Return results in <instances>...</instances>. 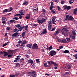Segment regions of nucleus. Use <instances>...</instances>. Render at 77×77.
Listing matches in <instances>:
<instances>
[{
  "mask_svg": "<svg viewBox=\"0 0 77 77\" xmlns=\"http://www.w3.org/2000/svg\"><path fill=\"white\" fill-rule=\"evenodd\" d=\"M46 31L47 30L46 29H43V32L41 34H40V35H43V34H47V32H46Z\"/></svg>",
  "mask_w": 77,
  "mask_h": 77,
  "instance_id": "11",
  "label": "nucleus"
},
{
  "mask_svg": "<svg viewBox=\"0 0 77 77\" xmlns=\"http://www.w3.org/2000/svg\"><path fill=\"white\" fill-rule=\"evenodd\" d=\"M32 49H38V47L37 44L35 43L33 45L32 47Z\"/></svg>",
  "mask_w": 77,
  "mask_h": 77,
  "instance_id": "6",
  "label": "nucleus"
},
{
  "mask_svg": "<svg viewBox=\"0 0 77 77\" xmlns=\"http://www.w3.org/2000/svg\"><path fill=\"white\" fill-rule=\"evenodd\" d=\"M26 19H29L30 18V14H27L26 17H25Z\"/></svg>",
  "mask_w": 77,
  "mask_h": 77,
  "instance_id": "16",
  "label": "nucleus"
},
{
  "mask_svg": "<svg viewBox=\"0 0 77 77\" xmlns=\"http://www.w3.org/2000/svg\"><path fill=\"white\" fill-rule=\"evenodd\" d=\"M12 57V55L9 54L8 55V57Z\"/></svg>",
  "mask_w": 77,
  "mask_h": 77,
  "instance_id": "53",
  "label": "nucleus"
},
{
  "mask_svg": "<svg viewBox=\"0 0 77 77\" xmlns=\"http://www.w3.org/2000/svg\"><path fill=\"white\" fill-rule=\"evenodd\" d=\"M32 75L33 77H36V72L34 71L32 72Z\"/></svg>",
  "mask_w": 77,
  "mask_h": 77,
  "instance_id": "14",
  "label": "nucleus"
},
{
  "mask_svg": "<svg viewBox=\"0 0 77 77\" xmlns=\"http://www.w3.org/2000/svg\"><path fill=\"white\" fill-rule=\"evenodd\" d=\"M20 14H16L14 15V17H16V16H20Z\"/></svg>",
  "mask_w": 77,
  "mask_h": 77,
  "instance_id": "52",
  "label": "nucleus"
},
{
  "mask_svg": "<svg viewBox=\"0 0 77 77\" xmlns=\"http://www.w3.org/2000/svg\"><path fill=\"white\" fill-rule=\"evenodd\" d=\"M13 20H17L19 19L18 17H15L13 18Z\"/></svg>",
  "mask_w": 77,
  "mask_h": 77,
  "instance_id": "37",
  "label": "nucleus"
},
{
  "mask_svg": "<svg viewBox=\"0 0 77 77\" xmlns=\"http://www.w3.org/2000/svg\"><path fill=\"white\" fill-rule=\"evenodd\" d=\"M63 48V47L62 46H61L59 47V48L60 49H61V48Z\"/></svg>",
  "mask_w": 77,
  "mask_h": 77,
  "instance_id": "61",
  "label": "nucleus"
},
{
  "mask_svg": "<svg viewBox=\"0 0 77 77\" xmlns=\"http://www.w3.org/2000/svg\"><path fill=\"white\" fill-rule=\"evenodd\" d=\"M14 32H18V29H17V28L14 29Z\"/></svg>",
  "mask_w": 77,
  "mask_h": 77,
  "instance_id": "57",
  "label": "nucleus"
},
{
  "mask_svg": "<svg viewBox=\"0 0 77 77\" xmlns=\"http://www.w3.org/2000/svg\"><path fill=\"white\" fill-rule=\"evenodd\" d=\"M28 63H31V64L32 66H34L35 65L33 64V61L32 60H28Z\"/></svg>",
  "mask_w": 77,
  "mask_h": 77,
  "instance_id": "8",
  "label": "nucleus"
},
{
  "mask_svg": "<svg viewBox=\"0 0 77 77\" xmlns=\"http://www.w3.org/2000/svg\"><path fill=\"white\" fill-rule=\"evenodd\" d=\"M72 34H73V35H74V36H75V35H76V34L75 32V31H72Z\"/></svg>",
  "mask_w": 77,
  "mask_h": 77,
  "instance_id": "26",
  "label": "nucleus"
},
{
  "mask_svg": "<svg viewBox=\"0 0 77 77\" xmlns=\"http://www.w3.org/2000/svg\"><path fill=\"white\" fill-rule=\"evenodd\" d=\"M65 77H68L69 76V71L67 70L66 71L65 73L64 74Z\"/></svg>",
  "mask_w": 77,
  "mask_h": 77,
  "instance_id": "7",
  "label": "nucleus"
},
{
  "mask_svg": "<svg viewBox=\"0 0 77 77\" xmlns=\"http://www.w3.org/2000/svg\"><path fill=\"white\" fill-rule=\"evenodd\" d=\"M28 26L26 25L25 27V30H27V28H28Z\"/></svg>",
  "mask_w": 77,
  "mask_h": 77,
  "instance_id": "40",
  "label": "nucleus"
},
{
  "mask_svg": "<svg viewBox=\"0 0 77 77\" xmlns=\"http://www.w3.org/2000/svg\"><path fill=\"white\" fill-rule=\"evenodd\" d=\"M63 8H64L65 10L67 9V10H68V11L69 10V9H71V6H68L67 5H64Z\"/></svg>",
  "mask_w": 77,
  "mask_h": 77,
  "instance_id": "5",
  "label": "nucleus"
},
{
  "mask_svg": "<svg viewBox=\"0 0 77 77\" xmlns=\"http://www.w3.org/2000/svg\"><path fill=\"white\" fill-rule=\"evenodd\" d=\"M28 47L29 48H32V44H29L28 45Z\"/></svg>",
  "mask_w": 77,
  "mask_h": 77,
  "instance_id": "32",
  "label": "nucleus"
},
{
  "mask_svg": "<svg viewBox=\"0 0 77 77\" xmlns=\"http://www.w3.org/2000/svg\"><path fill=\"white\" fill-rule=\"evenodd\" d=\"M16 27H18V29L19 30V29L20 28H21V25L20 24H17L16 25H15Z\"/></svg>",
  "mask_w": 77,
  "mask_h": 77,
  "instance_id": "25",
  "label": "nucleus"
},
{
  "mask_svg": "<svg viewBox=\"0 0 77 77\" xmlns=\"http://www.w3.org/2000/svg\"><path fill=\"white\" fill-rule=\"evenodd\" d=\"M52 23H51V21L50 20L48 22V29L49 30H51V26H52Z\"/></svg>",
  "mask_w": 77,
  "mask_h": 77,
  "instance_id": "3",
  "label": "nucleus"
},
{
  "mask_svg": "<svg viewBox=\"0 0 77 77\" xmlns=\"http://www.w3.org/2000/svg\"><path fill=\"white\" fill-rule=\"evenodd\" d=\"M28 5V2L25 1L24 3H23V5Z\"/></svg>",
  "mask_w": 77,
  "mask_h": 77,
  "instance_id": "24",
  "label": "nucleus"
},
{
  "mask_svg": "<svg viewBox=\"0 0 77 77\" xmlns=\"http://www.w3.org/2000/svg\"><path fill=\"white\" fill-rule=\"evenodd\" d=\"M24 27L25 26L24 25L23 26L21 27L20 26V28L19 29V30H18V31H21V30H22V29H23L24 28Z\"/></svg>",
  "mask_w": 77,
  "mask_h": 77,
  "instance_id": "19",
  "label": "nucleus"
},
{
  "mask_svg": "<svg viewBox=\"0 0 77 77\" xmlns=\"http://www.w3.org/2000/svg\"><path fill=\"white\" fill-rule=\"evenodd\" d=\"M69 52V51L68 50H65V51H64L63 53H68Z\"/></svg>",
  "mask_w": 77,
  "mask_h": 77,
  "instance_id": "31",
  "label": "nucleus"
},
{
  "mask_svg": "<svg viewBox=\"0 0 77 77\" xmlns=\"http://www.w3.org/2000/svg\"><path fill=\"white\" fill-rule=\"evenodd\" d=\"M61 33L62 35H65V32H64V31H61Z\"/></svg>",
  "mask_w": 77,
  "mask_h": 77,
  "instance_id": "47",
  "label": "nucleus"
},
{
  "mask_svg": "<svg viewBox=\"0 0 77 77\" xmlns=\"http://www.w3.org/2000/svg\"><path fill=\"white\" fill-rule=\"evenodd\" d=\"M64 3H65V1H62L61 2V5H63Z\"/></svg>",
  "mask_w": 77,
  "mask_h": 77,
  "instance_id": "44",
  "label": "nucleus"
},
{
  "mask_svg": "<svg viewBox=\"0 0 77 77\" xmlns=\"http://www.w3.org/2000/svg\"><path fill=\"white\" fill-rule=\"evenodd\" d=\"M69 15H66V19H65V20H66V21L68 20V18H69Z\"/></svg>",
  "mask_w": 77,
  "mask_h": 77,
  "instance_id": "22",
  "label": "nucleus"
},
{
  "mask_svg": "<svg viewBox=\"0 0 77 77\" xmlns=\"http://www.w3.org/2000/svg\"><path fill=\"white\" fill-rule=\"evenodd\" d=\"M42 12L43 13L45 12V9H42Z\"/></svg>",
  "mask_w": 77,
  "mask_h": 77,
  "instance_id": "64",
  "label": "nucleus"
},
{
  "mask_svg": "<svg viewBox=\"0 0 77 77\" xmlns=\"http://www.w3.org/2000/svg\"><path fill=\"white\" fill-rule=\"evenodd\" d=\"M66 39L68 42H70V38H66Z\"/></svg>",
  "mask_w": 77,
  "mask_h": 77,
  "instance_id": "51",
  "label": "nucleus"
},
{
  "mask_svg": "<svg viewBox=\"0 0 77 77\" xmlns=\"http://www.w3.org/2000/svg\"><path fill=\"white\" fill-rule=\"evenodd\" d=\"M51 6H53V5H54V4H53V2H51Z\"/></svg>",
  "mask_w": 77,
  "mask_h": 77,
  "instance_id": "55",
  "label": "nucleus"
},
{
  "mask_svg": "<svg viewBox=\"0 0 77 77\" xmlns=\"http://www.w3.org/2000/svg\"><path fill=\"white\" fill-rule=\"evenodd\" d=\"M74 18L72 17V16H70L68 19L67 20H69V21H74Z\"/></svg>",
  "mask_w": 77,
  "mask_h": 77,
  "instance_id": "9",
  "label": "nucleus"
},
{
  "mask_svg": "<svg viewBox=\"0 0 77 77\" xmlns=\"http://www.w3.org/2000/svg\"><path fill=\"white\" fill-rule=\"evenodd\" d=\"M23 10H21L20 11H19V14H20V13H22V12H23Z\"/></svg>",
  "mask_w": 77,
  "mask_h": 77,
  "instance_id": "56",
  "label": "nucleus"
},
{
  "mask_svg": "<svg viewBox=\"0 0 77 77\" xmlns=\"http://www.w3.org/2000/svg\"><path fill=\"white\" fill-rule=\"evenodd\" d=\"M56 54V52L54 51H50L49 55L51 56H53L54 55H55Z\"/></svg>",
  "mask_w": 77,
  "mask_h": 77,
  "instance_id": "4",
  "label": "nucleus"
},
{
  "mask_svg": "<svg viewBox=\"0 0 77 77\" xmlns=\"http://www.w3.org/2000/svg\"><path fill=\"white\" fill-rule=\"evenodd\" d=\"M6 18H5V17H4L2 18V23H3V24H5L6 22Z\"/></svg>",
  "mask_w": 77,
  "mask_h": 77,
  "instance_id": "13",
  "label": "nucleus"
},
{
  "mask_svg": "<svg viewBox=\"0 0 77 77\" xmlns=\"http://www.w3.org/2000/svg\"><path fill=\"white\" fill-rule=\"evenodd\" d=\"M38 8H37V9H34L33 10V12H38Z\"/></svg>",
  "mask_w": 77,
  "mask_h": 77,
  "instance_id": "29",
  "label": "nucleus"
},
{
  "mask_svg": "<svg viewBox=\"0 0 77 77\" xmlns=\"http://www.w3.org/2000/svg\"><path fill=\"white\" fill-rule=\"evenodd\" d=\"M16 66H20V64L19 63H17L16 64Z\"/></svg>",
  "mask_w": 77,
  "mask_h": 77,
  "instance_id": "43",
  "label": "nucleus"
},
{
  "mask_svg": "<svg viewBox=\"0 0 77 77\" xmlns=\"http://www.w3.org/2000/svg\"><path fill=\"white\" fill-rule=\"evenodd\" d=\"M73 56L75 57V59L77 60V54H75L73 55Z\"/></svg>",
  "mask_w": 77,
  "mask_h": 77,
  "instance_id": "41",
  "label": "nucleus"
},
{
  "mask_svg": "<svg viewBox=\"0 0 77 77\" xmlns=\"http://www.w3.org/2000/svg\"><path fill=\"white\" fill-rule=\"evenodd\" d=\"M8 9H5L3 11V13H5V12H8Z\"/></svg>",
  "mask_w": 77,
  "mask_h": 77,
  "instance_id": "35",
  "label": "nucleus"
},
{
  "mask_svg": "<svg viewBox=\"0 0 77 77\" xmlns=\"http://www.w3.org/2000/svg\"><path fill=\"white\" fill-rule=\"evenodd\" d=\"M60 32V31L59 30V29H58L56 31V33H55V35H57V33H58L59 32Z\"/></svg>",
  "mask_w": 77,
  "mask_h": 77,
  "instance_id": "30",
  "label": "nucleus"
},
{
  "mask_svg": "<svg viewBox=\"0 0 77 77\" xmlns=\"http://www.w3.org/2000/svg\"><path fill=\"white\" fill-rule=\"evenodd\" d=\"M25 33H26V32H23L22 34V37H23L24 39L26 38V35L25 34Z\"/></svg>",
  "mask_w": 77,
  "mask_h": 77,
  "instance_id": "17",
  "label": "nucleus"
},
{
  "mask_svg": "<svg viewBox=\"0 0 77 77\" xmlns=\"http://www.w3.org/2000/svg\"><path fill=\"white\" fill-rule=\"evenodd\" d=\"M56 29V28L55 27H54L52 29V30H51V31H53L54 30V29Z\"/></svg>",
  "mask_w": 77,
  "mask_h": 77,
  "instance_id": "58",
  "label": "nucleus"
},
{
  "mask_svg": "<svg viewBox=\"0 0 77 77\" xmlns=\"http://www.w3.org/2000/svg\"><path fill=\"white\" fill-rule=\"evenodd\" d=\"M62 42L63 43H66V40H63Z\"/></svg>",
  "mask_w": 77,
  "mask_h": 77,
  "instance_id": "38",
  "label": "nucleus"
},
{
  "mask_svg": "<svg viewBox=\"0 0 77 77\" xmlns=\"http://www.w3.org/2000/svg\"><path fill=\"white\" fill-rule=\"evenodd\" d=\"M77 11V9L75 8L74 9V14H76V11Z\"/></svg>",
  "mask_w": 77,
  "mask_h": 77,
  "instance_id": "46",
  "label": "nucleus"
},
{
  "mask_svg": "<svg viewBox=\"0 0 77 77\" xmlns=\"http://www.w3.org/2000/svg\"><path fill=\"white\" fill-rule=\"evenodd\" d=\"M70 37L71 38H72V39H74L75 38V37L74 35H70Z\"/></svg>",
  "mask_w": 77,
  "mask_h": 77,
  "instance_id": "21",
  "label": "nucleus"
},
{
  "mask_svg": "<svg viewBox=\"0 0 77 77\" xmlns=\"http://www.w3.org/2000/svg\"><path fill=\"white\" fill-rule=\"evenodd\" d=\"M53 2H57V3H58L59 2V0H53Z\"/></svg>",
  "mask_w": 77,
  "mask_h": 77,
  "instance_id": "42",
  "label": "nucleus"
},
{
  "mask_svg": "<svg viewBox=\"0 0 77 77\" xmlns=\"http://www.w3.org/2000/svg\"><path fill=\"white\" fill-rule=\"evenodd\" d=\"M5 54H4V56H5V57H6V56H7V55H8V54H9V53H8V52H5Z\"/></svg>",
  "mask_w": 77,
  "mask_h": 77,
  "instance_id": "28",
  "label": "nucleus"
},
{
  "mask_svg": "<svg viewBox=\"0 0 77 77\" xmlns=\"http://www.w3.org/2000/svg\"><path fill=\"white\" fill-rule=\"evenodd\" d=\"M45 21H46V19L44 18H42V20L38 19L37 20V22L39 24H42L44 23Z\"/></svg>",
  "mask_w": 77,
  "mask_h": 77,
  "instance_id": "1",
  "label": "nucleus"
},
{
  "mask_svg": "<svg viewBox=\"0 0 77 77\" xmlns=\"http://www.w3.org/2000/svg\"><path fill=\"white\" fill-rule=\"evenodd\" d=\"M15 75H10V77H14Z\"/></svg>",
  "mask_w": 77,
  "mask_h": 77,
  "instance_id": "63",
  "label": "nucleus"
},
{
  "mask_svg": "<svg viewBox=\"0 0 77 77\" xmlns=\"http://www.w3.org/2000/svg\"><path fill=\"white\" fill-rule=\"evenodd\" d=\"M44 50H45L44 49H42L41 50V51L42 52V53H43V52H44Z\"/></svg>",
  "mask_w": 77,
  "mask_h": 77,
  "instance_id": "60",
  "label": "nucleus"
},
{
  "mask_svg": "<svg viewBox=\"0 0 77 77\" xmlns=\"http://www.w3.org/2000/svg\"><path fill=\"white\" fill-rule=\"evenodd\" d=\"M61 29L62 30H63L64 31H66V32H67V29L65 28H62Z\"/></svg>",
  "mask_w": 77,
  "mask_h": 77,
  "instance_id": "27",
  "label": "nucleus"
},
{
  "mask_svg": "<svg viewBox=\"0 0 77 77\" xmlns=\"http://www.w3.org/2000/svg\"><path fill=\"white\" fill-rule=\"evenodd\" d=\"M19 16V17L20 19H21V18H22V16L21 15H20Z\"/></svg>",
  "mask_w": 77,
  "mask_h": 77,
  "instance_id": "62",
  "label": "nucleus"
},
{
  "mask_svg": "<svg viewBox=\"0 0 77 77\" xmlns=\"http://www.w3.org/2000/svg\"><path fill=\"white\" fill-rule=\"evenodd\" d=\"M26 40H24L23 42H22V43L23 44H26Z\"/></svg>",
  "mask_w": 77,
  "mask_h": 77,
  "instance_id": "34",
  "label": "nucleus"
},
{
  "mask_svg": "<svg viewBox=\"0 0 77 77\" xmlns=\"http://www.w3.org/2000/svg\"><path fill=\"white\" fill-rule=\"evenodd\" d=\"M9 9H10V10H9L8 12H10L11 11H12V9H13L12 8V7H10L9 8Z\"/></svg>",
  "mask_w": 77,
  "mask_h": 77,
  "instance_id": "50",
  "label": "nucleus"
},
{
  "mask_svg": "<svg viewBox=\"0 0 77 77\" xmlns=\"http://www.w3.org/2000/svg\"><path fill=\"white\" fill-rule=\"evenodd\" d=\"M53 6L51 5L50 7V10L51 11L53 10Z\"/></svg>",
  "mask_w": 77,
  "mask_h": 77,
  "instance_id": "36",
  "label": "nucleus"
},
{
  "mask_svg": "<svg viewBox=\"0 0 77 77\" xmlns=\"http://www.w3.org/2000/svg\"><path fill=\"white\" fill-rule=\"evenodd\" d=\"M11 29V27H7L6 28V30H9Z\"/></svg>",
  "mask_w": 77,
  "mask_h": 77,
  "instance_id": "45",
  "label": "nucleus"
},
{
  "mask_svg": "<svg viewBox=\"0 0 77 77\" xmlns=\"http://www.w3.org/2000/svg\"><path fill=\"white\" fill-rule=\"evenodd\" d=\"M57 39L58 41V42H62V40H60V39L57 38Z\"/></svg>",
  "mask_w": 77,
  "mask_h": 77,
  "instance_id": "54",
  "label": "nucleus"
},
{
  "mask_svg": "<svg viewBox=\"0 0 77 77\" xmlns=\"http://www.w3.org/2000/svg\"><path fill=\"white\" fill-rule=\"evenodd\" d=\"M52 24H56L55 23H56V22L55 21V19L53 18L52 19Z\"/></svg>",
  "mask_w": 77,
  "mask_h": 77,
  "instance_id": "20",
  "label": "nucleus"
},
{
  "mask_svg": "<svg viewBox=\"0 0 77 77\" xmlns=\"http://www.w3.org/2000/svg\"><path fill=\"white\" fill-rule=\"evenodd\" d=\"M36 62L37 63H39V62H40V61H39V60L38 59H36Z\"/></svg>",
  "mask_w": 77,
  "mask_h": 77,
  "instance_id": "39",
  "label": "nucleus"
},
{
  "mask_svg": "<svg viewBox=\"0 0 77 77\" xmlns=\"http://www.w3.org/2000/svg\"><path fill=\"white\" fill-rule=\"evenodd\" d=\"M32 73H31V72H28V75H32Z\"/></svg>",
  "mask_w": 77,
  "mask_h": 77,
  "instance_id": "48",
  "label": "nucleus"
},
{
  "mask_svg": "<svg viewBox=\"0 0 77 77\" xmlns=\"http://www.w3.org/2000/svg\"><path fill=\"white\" fill-rule=\"evenodd\" d=\"M51 12H52V14H55V11L54 10H51Z\"/></svg>",
  "mask_w": 77,
  "mask_h": 77,
  "instance_id": "59",
  "label": "nucleus"
},
{
  "mask_svg": "<svg viewBox=\"0 0 77 77\" xmlns=\"http://www.w3.org/2000/svg\"><path fill=\"white\" fill-rule=\"evenodd\" d=\"M15 22V20H11L10 21V23L11 24H12V23H13Z\"/></svg>",
  "mask_w": 77,
  "mask_h": 77,
  "instance_id": "23",
  "label": "nucleus"
},
{
  "mask_svg": "<svg viewBox=\"0 0 77 77\" xmlns=\"http://www.w3.org/2000/svg\"><path fill=\"white\" fill-rule=\"evenodd\" d=\"M74 2V0H70L69 1L70 4H72Z\"/></svg>",
  "mask_w": 77,
  "mask_h": 77,
  "instance_id": "33",
  "label": "nucleus"
},
{
  "mask_svg": "<svg viewBox=\"0 0 77 77\" xmlns=\"http://www.w3.org/2000/svg\"><path fill=\"white\" fill-rule=\"evenodd\" d=\"M11 36H12V37H16L17 36H18V32H16L14 33V34L12 35Z\"/></svg>",
  "mask_w": 77,
  "mask_h": 77,
  "instance_id": "12",
  "label": "nucleus"
},
{
  "mask_svg": "<svg viewBox=\"0 0 77 77\" xmlns=\"http://www.w3.org/2000/svg\"><path fill=\"white\" fill-rule=\"evenodd\" d=\"M48 65H47V63H45L44 64V66H45V67H50L51 66V63H50V61H48Z\"/></svg>",
  "mask_w": 77,
  "mask_h": 77,
  "instance_id": "2",
  "label": "nucleus"
},
{
  "mask_svg": "<svg viewBox=\"0 0 77 77\" xmlns=\"http://www.w3.org/2000/svg\"><path fill=\"white\" fill-rule=\"evenodd\" d=\"M18 44H22V41L20 40L19 42H17Z\"/></svg>",
  "mask_w": 77,
  "mask_h": 77,
  "instance_id": "49",
  "label": "nucleus"
},
{
  "mask_svg": "<svg viewBox=\"0 0 77 77\" xmlns=\"http://www.w3.org/2000/svg\"><path fill=\"white\" fill-rule=\"evenodd\" d=\"M71 68V66L70 65H67L64 67L65 69H69Z\"/></svg>",
  "mask_w": 77,
  "mask_h": 77,
  "instance_id": "18",
  "label": "nucleus"
},
{
  "mask_svg": "<svg viewBox=\"0 0 77 77\" xmlns=\"http://www.w3.org/2000/svg\"><path fill=\"white\" fill-rule=\"evenodd\" d=\"M50 62H51V64H53V65H54V66H58V65H57V64L53 62V61H50Z\"/></svg>",
  "mask_w": 77,
  "mask_h": 77,
  "instance_id": "15",
  "label": "nucleus"
},
{
  "mask_svg": "<svg viewBox=\"0 0 77 77\" xmlns=\"http://www.w3.org/2000/svg\"><path fill=\"white\" fill-rule=\"evenodd\" d=\"M46 48L45 47L44 48H47V50H51V49L53 48L52 45H51V46L49 47V48H48V46H46Z\"/></svg>",
  "mask_w": 77,
  "mask_h": 77,
  "instance_id": "10",
  "label": "nucleus"
}]
</instances>
